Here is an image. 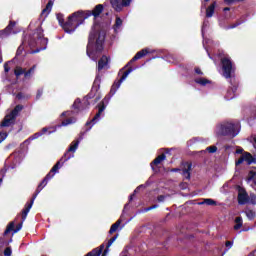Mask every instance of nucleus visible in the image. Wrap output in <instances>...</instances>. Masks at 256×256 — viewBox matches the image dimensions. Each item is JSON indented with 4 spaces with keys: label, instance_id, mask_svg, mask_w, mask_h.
Here are the masks:
<instances>
[{
    "label": "nucleus",
    "instance_id": "nucleus-1",
    "mask_svg": "<svg viewBox=\"0 0 256 256\" xmlns=\"http://www.w3.org/2000/svg\"><path fill=\"white\" fill-rule=\"evenodd\" d=\"M119 87H121V83H114L112 85L109 94L106 95L105 98L97 105L98 112L96 113V115L93 117V119L86 122V130L84 132H80L79 138L71 142L66 153L51 168L50 172L44 177V179L38 185L30 202H27L25 204V207L23 209V219H25V217H27V215H29L31 208L33 207V203H35V199H37V195H39L41 193V191H43V188L47 187V183H49V181H51V179H53V177H55V173H58L59 169H61V167H63V163H65L66 161H69V159L74 157L73 153H75L77 151V149L79 148V143H81V141H83V137L85 136V133H87L88 131H91V129L93 128V125H95V123H97V120L101 118V114L103 113V111H105V109L107 107L106 104L109 103V100L111 99V97H113V95H115V93H117V89H119Z\"/></svg>",
    "mask_w": 256,
    "mask_h": 256
},
{
    "label": "nucleus",
    "instance_id": "nucleus-2",
    "mask_svg": "<svg viewBox=\"0 0 256 256\" xmlns=\"http://www.w3.org/2000/svg\"><path fill=\"white\" fill-rule=\"evenodd\" d=\"M103 45H105V33L92 29L88 36V44L86 46V55L92 61H97L101 53H103Z\"/></svg>",
    "mask_w": 256,
    "mask_h": 256
},
{
    "label": "nucleus",
    "instance_id": "nucleus-3",
    "mask_svg": "<svg viewBox=\"0 0 256 256\" xmlns=\"http://www.w3.org/2000/svg\"><path fill=\"white\" fill-rule=\"evenodd\" d=\"M222 73L225 79H230L231 87L227 90V98L234 99L237 89H239V82L235 81V67L231 58L224 57L221 59Z\"/></svg>",
    "mask_w": 256,
    "mask_h": 256
},
{
    "label": "nucleus",
    "instance_id": "nucleus-4",
    "mask_svg": "<svg viewBox=\"0 0 256 256\" xmlns=\"http://www.w3.org/2000/svg\"><path fill=\"white\" fill-rule=\"evenodd\" d=\"M47 43H49V39L45 38V34H43V28L40 26L36 28L33 34L28 36V45L31 49H35V47H39L38 51L41 49H47Z\"/></svg>",
    "mask_w": 256,
    "mask_h": 256
},
{
    "label": "nucleus",
    "instance_id": "nucleus-5",
    "mask_svg": "<svg viewBox=\"0 0 256 256\" xmlns=\"http://www.w3.org/2000/svg\"><path fill=\"white\" fill-rule=\"evenodd\" d=\"M83 23H85V18L81 14V10H79L68 16L67 21L62 25V29H64L65 33H74L77 27L83 25Z\"/></svg>",
    "mask_w": 256,
    "mask_h": 256
},
{
    "label": "nucleus",
    "instance_id": "nucleus-6",
    "mask_svg": "<svg viewBox=\"0 0 256 256\" xmlns=\"http://www.w3.org/2000/svg\"><path fill=\"white\" fill-rule=\"evenodd\" d=\"M217 135L220 137H230V139H234V137L239 135V125L229 121L222 122L218 126Z\"/></svg>",
    "mask_w": 256,
    "mask_h": 256
},
{
    "label": "nucleus",
    "instance_id": "nucleus-7",
    "mask_svg": "<svg viewBox=\"0 0 256 256\" xmlns=\"http://www.w3.org/2000/svg\"><path fill=\"white\" fill-rule=\"evenodd\" d=\"M21 111H23V105H16L14 109L4 117L0 127H11V125H15V121Z\"/></svg>",
    "mask_w": 256,
    "mask_h": 256
},
{
    "label": "nucleus",
    "instance_id": "nucleus-8",
    "mask_svg": "<svg viewBox=\"0 0 256 256\" xmlns=\"http://www.w3.org/2000/svg\"><path fill=\"white\" fill-rule=\"evenodd\" d=\"M99 89H101V76L97 75L90 93L87 94L84 98V105H86V107H89V105H91V102H89V100L95 99L97 93L99 92Z\"/></svg>",
    "mask_w": 256,
    "mask_h": 256
},
{
    "label": "nucleus",
    "instance_id": "nucleus-9",
    "mask_svg": "<svg viewBox=\"0 0 256 256\" xmlns=\"http://www.w3.org/2000/svg\"><path fill=\"white\" fill-rule=\"evenodd\" d=\"M103 11H105V6H103V4H98L93 8V10H80V14L84 17V20L89 19V17H94V21H96Z\"/></svg>",
    "mask_w": 256,
    "mask_h": 256
},
{
    "label": "nucleus",
    "instance_id": "nucleus-10",
    "mask_svg": "<svg viewBox=\"0 0 256 256\" xmlns=\"http://www.w3.org/2000/svg\"><path fill=\"white\" fill-rule=\"evenodd\" d=\"M21 217H22V221L20 223H18L16 225V227H15V222H10L7 225V227L3 233L4 237H6V235H9V233H11V231H13V233H19V231H21V229L23 228V222L25 221V219H27V217H25L23 219V210H22Z\"/></svg>",
    "mask_w": 256,
    "mask_h": 256
},
{
    "label": "nucleus",
    "instance_id": "nucleus-11",
    "mask_svg": "<svg viewBox=\"0 0 256 256\" xmlns=\"http://www.w3.org/2000/svg\"><path fill=\"white\" fill-rule=\"evenodd\" d=\"M244 161H246L247 165H253V163H256V159L251 153L244 152L243 155H241L240 158L236 160V167H239V165L243 164Z\"/></svg>",
    "mask_w": 256,
    "mask_h": 256
},
{
    "label": "nucleus",
    "instance_id": "nucleus-12",
    "mask_svg": "<svg viewBox=\"0 0 256 256\" xmlns=\"http://www.w3.org/2000/svg\"><path fill=\"white\" fill-rule=\"evenodd\" d=\"M109 63H111V57H109L107 55H103L98 60V65H97L98 71L101 72L103 70L107 71V70L111 69V65Z\"/></svg>",
    "mask_w": 256,
    "mask_h": 256
},
{
    "label": "nucleus",
    "instance_id": "nucleus-13",
    "mask_svg": "<svg viewBox=\"0 0 256 256\" xmlns=\"http://www.w3.org/2000/svg\"><path fill=\"white\" fill-rule=\"evenodd\" d=\"M110 3L115 9V11H123V7H129L131 5V0H110Z\"/></svg>",
    "mask_w": 256,
    "mask_h": 256
},
{
    "label": "nucleus",
    "instance_id": "nucleus-14",
    "mask_svg": "<svg viewBox=\"0 0 256 256\" xmlns=\"http://www.w3.org/2000/svg\"><path fill=\"white\" fill-rule=\"evenodd\" d=\"M238 204L239 205H247L249 203V194L247 193V190L242 187H238Z\"/></svg>",
    "mask_w": 256,
    "mask_h": 256
},
{
    "label": "nucleus",
    "instance_id": "nucleus-15",
    "mask_svg": "<svg viewBox=\"0 0 256 256\" xmlns=\"http://www.w3.org/2000/svg\"><path fill=\"white\" fill-rule=\"evenodd\" d=\"M44 3L47 4L46 7L42 10L40 17H43V19H47V17H49V13H51V9H53L55 0H44Z\"/></svg>",
    "mask_w": 256,
    "mask_h": 256
},
{
    "label": "nucleus",
    "instance_id": "nucleus-16",
    "mask_svg": "<svg viewBox=\"0 0 256 256\" xmlns=\"http://www.w3.org/2000/svg\"><path fill=\"white\" fill-rule=\"evenodd\" d=\"M182 175L185 179H191V169L193 167V163L191 162H183L182 163Z\"/></svg>",
    "mask_w": 256,
    "mask_h": 256
},
{
    "label": "nucleus",
    "instance_id": "nucleus-17",
    "mask_svg": "<svg viewBox=\"0 0 256 256\" xmlns=\"http://www.w3.org/2000/svg\"><path fill=\"white\" fill-rule=\"evenodd\" d=\"M15 25H17V22L11 20L7 27L4 30L0 31V37H9V34L12 33Z\"/></svg>",
    "mask_w": 256,
    "mask_h": 256
},
{
    "label": "nucleus",
    "instance_id": "nucleus-18",
    "mask_svg": "<svg viewBox=\"0 0 256 256\" xmlns=\"http://www.w3.org/2000/svg\"><path fill=\"white\" fill-rule=\"evenodd\" d=\"M166 157L167 156L165 155V153H162L150 163V167L154 171V173L158 172V170L155 168V165H160L162 161H165Z\"/></svg>",
    "mask_w": 256,
    "mask_h": 256
},
{
    "label": "nucleus",
    "instance_id": "nucleus-19",
    "mask_svg": "<svg viewBox=\"0 0 256 256\" xmlns=\"http://www.w3.org/2000/svg\"><path fill=\"white\" fill-rule=\"evenodd\" d=\"M149 53V49L144 48L142 50H140L139 52H137L135 54V56L131 59L130 63H133L135 61H139V59H143V57H145V55H148Z\"/></svg>",
    "mask_w": 256,
    "mask_h": 256
},
{
    "label": "nucleus",
    "instance_id": "nucleus-20",
    "mask_svg": "<svg viewBox=\"0 0 256 256\" xmlns=\"http://www.w3.org/2000/svg\"><path fill=\"white\" fill-rule=\"evenodd\" d=\"M217 7V2L214 1L211 3V5L206 9V17L208 19H211L213 15L215 14V8Z\"/></svg>",
    "mask_w": 256,
    "mask_h": 256
},
{
    "label": "nucleus",
    "instance_id": "nucleus-21",
    "mask_svg": "<svg viewBox=\"0 0 256 256\" xmlns=\"http://www.w3.org/2000/svg\"><path fill=\"white\" fill-rule=\"evenodd\" d=\"M195 83H197V85H201L202 87H206V85H211V80L207 79V78H195Z\"/></svg>",
    "mask_w": 256,
    "mask_h": 256
},
{
    "label": "nucleus",
    "instance_id": "nucleus-22",
    "mask_svg": "<svg viewBox=\"0 0 256 256\" xmlns=\"http://www.w3.org/2000/svg\"><path fill=\"white\" fill-rule=\"evenodd\" d=\"M82 105L83 104L81 103V99L77 98L74 101L72 107H73L74 111H76V113H79V111H83V109H85Z\"/></svg>",
    "mask_w": 256,
    "mask_h": 256
},
{
    "label": "nucleus",
    "instance_id": "nucleus-23",
    "mask_svg": "<svg viewBox=\"0 0 256 256\" xmlns=\"http://www.w3.org/2000/svg\"><path fill=\"white\" fill-rule=\"evenodd\" d=\"M116 240H117V235L113 236L110 240H108L106 248L102 253V256H107V253H109V247H111Z\"/></svg>",
    "mask_w": 256,
    "mask_h": 256
},
{
    "label": "nucleus",
    "instance_id": "nucleus-24",
    "mask_svg": "<svg viewBox=\"0 0 256 256\" xmlns=\"http://www.w3.org/2000/svg\"><path fill=\"white\" fill-rule=\"evenodd\" d=\"M116 240H117V235L113 236L110 240H108L106 248L102 253V256H107V253H109V247H111Z\"/></svg>",
    "mask_w": 256,
    "mask_h": 256
},
{
    "label": "nucleus",
    "instance_id": "nucleus-25",
    "mask_svg": "<svg viewBox=\"0 0 256 256\" xmlns=\"http://www.w3.org/2000/svg\"><path fill=\"white\" fill-rule=\"evenodd\" d=\"M121 225V219L117 220L112 226L110 227L109 233L110 235H113L119 229V226Z\"/></svg>",
    "mask_w": 256,
    "mask_h": 256
},
{
    "label": "nucleus",
    "instance_id": "nucleus-26",
    "mask_svg": "<svg viewBox=\"0 0 256 256\" xmlns=\"http://www.w3.org/2000/svg\"><path fill=\"white\" fill-rule=\"evenodd\" d=\"M75 123V118H68L61 122L59 127H67V125H73Z\"/></svg>",
    "mask_w": 256,
    "mask_h": 256
},
{
    "label": "nucleus",
    "instance_id": "nucleus-27",
    "mask_svg": "<svg viewBox=\"0 0 256 256\" xmlns=\"http://www.w3.org/2000/svg\"><path fill=\"white\" fill-rule=\"evenodd\" d=\"M199 205L215 206V205H217V201H215L211 198H207V199H204L203 202H200Z\"/></svg>",
    "mask_w": 256,
    "mask_h": 256
},
{
    "label": "nucleus",
    "instance_id": "nucleus-28",
    "mask_svg": "<svg viewBox=\"0 0 256 256\" xmlns=\"http://www.w3.org/2000/svg\"><path fill=\"white\" fill-rule=\"evenodd\" d=\"M247 181H253V183L256 185V172L253 170H250L248 173Z\"/></svg>",
    "mask_w": 256,
    "mask_h": 256
},
{
    "label": "nucleus",
    "instance_id": "nucleus-29",
    "mask_svg": "<svg viewBox=\"0 0 256 256\" xmlns=\"http://www.w3.org/2000/svg\"><path fill=\"white\" fill-rule=\"evenodd\" d=\"M56 19L59 22V25L63 27V25L65 24V16L61 13H58L56 14Z\"/></svg>",
    "mask_w": 256,
    "mask_h": 256
},
{
    "label": "nucleus",
    "instance_id": "nucleus-30",
    "mask_svg": "<svg viewBox=\"0 0 256 256\" xmlns=\"http://www.w3.org/2000/svg\"><path fill=\"white\" fill-rule=\"evenodd\" d=\"M35 65L32 66L28 71L24 70V77L25 79H27V77H31V75H33V73H35Z\"/></svg>",
    "mask_w": 256,
    "mask_h": 256
},
{
    "label": "nucleus",
    "instance_id": "nucleus-31",
    "mask_svg": "<svg viewBox=\"0 0 256 256\" xmlns=\"http://www.w3.org/2000/svg\"><path fill=\"white\" fill-rule=\"evenodd\" d=\"M123 25V20L121 17H116L114 29H120V27Z\"/></svg>",
    "mask_w": 256,
    "mask_h": 256
},
{
    "label": "nucleus",
    "instance_id": "nucleus-32",
    "mask_svg": "<svg viewBox=\"0 0 256 256\" xmlns=\"http://www.w3.org/2000/svg\"><path fill=\"white\" fill-rule=\"evenodd\" d=\"M14 75H16L17 77H20V75H25V69L17 67L14 71Z\"/></svg>",
    "mask_w": 256,
    "mask_h": 256
},
{
    "label": "nucleus",
    "instance_id": "nucleus-33",
    "mask_svg": "<svg viewBox=\"0 0 256 256\" xmlns=\"http://www.w3.org/2000/svg\"><path fill=\"white\" fill-rule=\"evenodd\" d=\"M13 255V249L11 248V246H7L4 249V256H11Z\"/></svg>",
    "mask_w": 256,
    "mask_h": 256
},
{
    "label": "nucleus",
    "instance_id": "nucleus-34",
    "mask_svg": "<svg viewBox=\"0 0 256 256\" xmlns=\"http://www.w3.org/2000/svg\"><path fill=\"white\" fill-rule=\"evenodd\" d=\"M246 217H248V219H255V212L253 210H247L246 211Z\"/></svg>",
    "mask_w": 256,
    "mask_h": 256
},
{
    "label": "nucleus",
    "instance_id": "nucleus-35",
    "mask_svg": "<svg viewBox=\"0 0 256 256\" xmlns=\"http://www.w3.org/2000/svg\"><path fill=\"white\" fill-rule=\"evenodd\" d=\"M7 136V132H0V143H3V141L7 139Z\"/></svg>",
    "mask_w": 256,
    "mask_h": 256
},
{
    "label": "nucleus",
    "instance_id": "nucleus-36",
    "mask_svg": "<svg viewBox=\"0 0 256 256\" xmlns=\"http://www.w3.org/2000/svg\"><path fill=\"white\" fill-rule=\"evenodd\" d=\"M206 151L210 153H217V146H209L206 148Z\"/></svg>",
    "mask_w": 256,
    "mask_h": 256
},
{
    "label": "nucleus",
    "instance_id": "nucleus-37",
    "mask_svg": "<svg viewBox=\"0 0 256 256\" xmlns=\"http://www.w3.org/2000/svg\"><path fill=\"white\" fill-rule=\"evenodd\" d=\"M157 207H159V205L154 204L152 206H149L147 208L144 209L145 213L149 212V211H153V209H157Z\"/></svg>",
    "mask_w": 256,
    "mask_h": 256
},
{
    "label": "nucleus",
    "instance_id": "nucleus-38",
    "mask_svg": "<svg viewBox=\"0 0 256 256\" xmlns=\"http://www.w3.org/2000/svg\"><path fill=\"white\" fill-rule=\"evenodd\" d=\"M194 73H196V75H200V76L204 75L203 71L199 67L194 68Z\"/></svg>",
    "mask_w": 256,
    "mask_h": 256
},
{
    "label": "nucleus",
    "instance_id": "nucleus-39",
    "mask_svg": "<svg viewBox=\"0 0 256 256\" xmlns=\"http://www.w3.org/2000/svg\"><path fill=\"white\" fill-rule=\"evenodd\" d=\"M250 203L252 205H256V195L255 194L250 196Z\"/></svg>",
    "mask_w": 256,
    "mask_h": 256
},
{
    "label": "nucleus",
    "instance_id": "nucleus-40",
    "mask_svg": "<svg viewBox=\"0 0 256 256\" xmlns=\"http://www.w3.org/2000/svg\"><path fill=\"white\" fill-rule=\"evenodd\" d=\"M235 223L236 225H243V218H241L240 216L239 217H236L235 219Z\"/></svg>",
    "mask_w": 256,
    "mask_h": 256
},
{
    "label": "nucleus",
    "instance_id": "nucleus-41",
    "mask_svg": "<svg viewBox=\"0 0 256 256\" xmlns=\"http://www.w3.org/2000/svg\"><path fill=\"white\" fill-rule=\"evenodd\" d=\"M43 96V89H39L36 94V99H41Z\"/></svg>",
    "mask_w": 256,
    "mask_h": 256
},
{
    "label": "nucleus",
    "instance_id": "nucleus-42",
    "mask_svg": "<svg viewBox=\"0 0 256 256\" xmlns=\"http://www.w3.org/2000/svg\"><path fill=\"white\" fill-rule=\"evenodd\" d=\"M241 24V22H236L234 24H231L228 29H235V27H239V25Z\"/></svg>",
    "mask_w": 256,
    "mask_h": 256
},
{
    "label": "nucleus",
    "instance_id": "nucleus-43",
    "mask_svg": "<svg viewBox=\"0 0 256 256\" xmlns=\"http://www.w3.org/2000/svg\"><path fill=\"white\" fill-rule=\"evenodd\" d=\"M157 201H158L159 203H163V201H165V195H159V196L157 197Z\"/></svg>",
    "mask_w": 256,
    "mask_h": 256
},
{
    "label": "nucleus",
    "instance_id": "nucleus-44",
    "mask_svg": "<svg viewBox=\"0 0 256 256\" xmlns=\"http://www.w3.org/2000/svg\"><path fill=\"white\" fill-rule=\"evenodd\" d=\"M225 246L231 249L233 247V241H226Z\"/></svg>",
    "mask_w": 256,
    "mask_h": 256
},
{
    "label": "nucleus",
    "instance_id": "nucleus-45",
    "mask_svg": "<svg viewBox=\"0 0 256 256\" xmlns=\"http://www.w3.org/2000/svg\"><path fill=\"white\" fill-rule=\"evenodd\" d=\"M10 70H11V68L9 67V64L5 63L4 64V71H5V73H9Z\"/></svg>",
    "mask_w": 256,
    "mask_h": 256
},
{
    "label": "nucleus",
    "instance_id": "nucleus-46",
    "mask_svg": "<svg viewBox=\"0 0 256 256\" xmlns=\"http://www.w3.org/2000/svg\"><path fill=\"white\" fill-rule=\"evenodd\" d=\"M101 100V96L97 95L93 101V105H95V103L99 102Z\"/></svg>",
    "mask_w": 256,
    "mask_h": 256
},
{
    "label": "nucleus",
    "instance_id": "nucleus-47",
    "mask_svg": "<svg viewBox=\"0 0 256 256\" xmlns=\"http://www.w3.org/2000/svg\"><path fill=\"white\" fill-rule=\"evenodd\" d=\"M137 193V190H134V193L129 196V203L133 201V197H135V194Z\"/></svg>",
    "mask_w": 256,
    "mask_h": 256
},
{
    "label": "nucleus",
    "instance_id": "nucleus-48",
    "mask_svg": "<svg viewBox=\"0 0 256 256\" xmlns=\"http://www.w3.org/2000/svg\"><path fill=\"white\" fill-rule=\"evenodd\" d=\"M241 227H243V224H236V225L234 226V230H235V231H239V229H241Z\"/></svg>",
    "mask_w": 256,
    "mask_h": 256
},
{
    "label": "nucleus",
    "instance_id": "nucleus-49",
    "mask_svg": "<svg viewBox=\"0 0 256 256\" xmlns=\"http://www.w3.org/2000/svg\"><path fill=\"white\" fill-rule=\"evenodd\" d=\"M69 115H71V113L69 111H65L61 114V117H69Z\"/></svg>",
    "mask_w": 256,
    "mask_h": 256
},
{
    "label": "nucleus",
    "instance_id": "nucleus-50",
    "mask_svg": "<svg viewBox=\"0 0 256 256\" xmlns=\"http://www.w3.org/2000/svg\"><path fill=\"white\" fill-rule=\"evenodd\" d=\"M178 171H181V169H179V168H174V169H172V172H173V173H177Z\"/></svg>",
    "mask_w": 256,
    "mask_h": 256
},
{
    "label": "nucleus",
    "instance_id": "nucleus-51",
    "mask_svg": "<svg viewBox=\"0 0 256 256\" xmlns=\"http://www.w3.org/2000/svg\"><path fill=\"white\" fill-rule=\"evenodd\" d=\"M223 11H224V12L231 11V8L225 7V8L223 9Z\"/></svg>",
    "mask_w": 256,
    "mask_h": 256
},
{
    "label": "nucleus",
    "instance_id": "nucleus-52",
    "mask_svg": "<svg viewBox=\"0 0 256 256\" xmlns=\"http://www.w3.org/2000/svg\"><path fill=\"white\" fill-rule=\"evenodd\" d=\"M209 1L210 0H204V2H202L203 7H205V5H206L205 3H209Z\"/></svg>",
    "mask_w": 256,
    "mask_h": 256
},
{
    "label": "nucleus",
    "instance_id": "nucleus-53",
    "mask_svg": "<svg viewBox=\"0 0 256 256\" xmlns=\"http://www.w3.org/2000/svg\"><path fill=\"white\" fill-rule=\"evenodd\" d=\"M254 147H256V136L253 137Z\"/></svg>",
    "mask_w": 256,
    "mask_h": 256
},
{
    "label": "nucleus",
    "instance_id": "nucleus-54",
    "mask_svg": "<svg viewBox=\"0 0 256 256\" xmlns=\"http://www.w3.org/2000/svg\"><path fill=\"white\" fill-rule=\"evenodd\" d=\"M0 175H2V177H3V175H5V170H1Z\"/></svg>",
    "mask_w": 256,
    "mask_h": 256
},
{
    "label": "nucleus",
    "instance_id": "nucleus-55",
    "mask_svg": "<svg viewBox=\"0 0 256 256\" xmlns=\"http://www.w3.org/2000/svg\"><path fill=\"white\" fill-rule=\"evenodd\" d=\"M17 99H21V93L17 94Z\"/></svg>",
    "mask_w": 256,
    "mask_h": 256
},
{
    "label": "nucleus",
    "instance_id": "nucleus-56",
    "mask_svg": "<svg viewBox=\"0 0 256 256\" xmlns=\"http://www.w3.org/2000/svg\"><path fill=\"white\" fill-rule=\"evenodd\" d=\"M236 153H243V150H237Z\"/></svg>",
    "mask_w": 256,
    "mask_h": 256
},
{
    "label": "nucleus",
    "instance_id": "nucleus-57",
    "mask_svg": "<svg viewBox=\"0 0 256 256\" xmlns=\"http://www.w3.org/2000/svg\"><path fill=\"white\" fill-rule=\"evenodd\" d=\"M42 131H43L44 133H46V131H47V128H43V129H42Z\"/></svg>",
    "mask_w": 256,
    "mask_h": 256
},
{
    "label": "nucleus",
    "instance_id": "nucleus-58",
    "mask_svg": "<svg viewBox=\"0 0 256 256\" xmlns=\"http://www.w3.org/2000/svg\"><path fill=\"white\" fill-rule=\"evenodd\" d=\"M3 183V178H0V185Z\"/></svg>",
    "mask_w": 256,
    "mask_h": 256
},
{
    "label": "nucleus",
    "instance_id": "nucleus-59",
    "mask_svg": "<svg viewBox=\"0 0 256 256\" xmlns=\"http://www.w3.org/2000/svg\"><path fill=\"white\" fill-rule=\"evenodd\" d=\"M1 243H3V238L0 239V245H1Z\"/></svg>",
    "mask_w": 256,
    "mask_h": 256
},
{
    "label": "nucleus",
    "instance_id": "nucleus-60",
    "mask_svg": "<svg viewBox=\"0 0 256 256\" xmlns=\"http://www.w3.org/2000/svg\"><path fill=\"white\" fill-rule=\"evenodd\" d=\"M127 205H129V204H126V205L124 206V209H127Z\"/></svg>",
    "mask_w": 256,
    "mask_h": 256
},
{
    "label": "nucleus",
    "instance_id": "nucleus-61",
    "mask_svg": "<svg viewBox=\"0 0 256 256\" xmlns=\"http://www.w3.org/2000/svg\"><path fill=\"white\" fill-rule=\"evenodd\" d=\"M11 241H13V239H10L9 243H11Z\"/></svg>",
    "mask_w": 256,
    "mask_h": 256
}]
</instances>
